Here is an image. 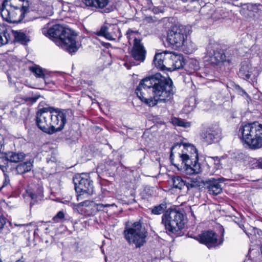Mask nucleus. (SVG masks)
<instances>
[{"label":"nucleus","instance_id":"nucleus-1","mask_svg":"<svg viewBox=\"0 0 262 262\" xmlns=\"http://www.w3.org/2000/svg\"><path fill=\"white\" fill-rule=\"evenodd\" d=\"M138 97L147 105L151 107L158 102H166L174 93L173 83L160 73L142 79L136 89Z\"/></svg>","mask_w":262,"mask_h":262},{"label":"nucleus","instance_id":"nucleus-2","mask_svg":"<svg viewBox=\"0 0 262 262\" xmlns=\"http://www.w3.org/2000/svg\"><path fill=\"white\" fill-rule=\"evenodd\" d=\"M73 116V111L71 109L42 107L36 112L35 122L41 130L52 135L62 130L67 120L72 119Z\"/></svg>","mask_w":262,"mask_h":262},{"label":"nucleus","instance_id":"nucleus-3","mask_svg":"<svg viewBox=\"0 0 262 262\" xmlns=\"http://www.w3.org/2000/svg\"><path fill=\"white\" fill-rule=\"evenodd\" d=\"M174 153L178 154L187 174H198L202 171L201 164L198 162V150L194 145L189 143H177L171 147L170 161L174 166L178 168V165L173 163Z\"/></svg>","mask_w":262,"mask_h":262},{"label":"nucleus","instance_id":"nucleus-4","mask_svg":"<svg viewBox=\"0 0 262 262\" xmlns=\"http://www.w3.org/2000/svg\"><path fill=\"white\" fill-rule=\"evenodd\" d=\"M42 33L46 36L59 39L61 47L71 54L76 53L78 46L76 41L77 35L69 28L60 25H55L48 29L44 28Z\"/></svg>","mask_w":262,"mask_h":262},{"label":"nucleus","instance_id":"nucleus-5","mask_svg":"<svg viewBox=\"0 0 262 262\" xmlns=\"http://www.w3.org/2000/svg\"><path fill=\"white\" fill-rule=\"evenodd\" d=\"M238 134L250 149L255 150L262 147V124L258 122L246 124L240 127Z\"/></svg>","mask_w":262,"mask_h":262},{"label":"nucleus","instance_id":"nucleus-6","mask_svg":"<svg viewBox=\"0 0 262 262\" xmlns=\"http://www.w3.org/2000/svg\"><path fill=\"white\" fill-rule=\"evenodd\" d=\"M162 224L169 233L179 234L184 227V214L176 210L166 211L162 216Z\"/></svg>","mask_w":262,"mask_h":262},{"label":"nucleus","instance_id":"nucleus-7","mask_svg":"<svg viewBox=\"0 0 262 262\" xmlns=\"http://www.w3.org/2000/svg\"><path fill=\"white\" fill-rule=\"evenodd\" d=\"M124 235L129 244H134L137 248H140L146 242L147 232L140 222H136L130 227L125 228Z\"/></svg>","mask_w":262,"mask_h":262},{"label":"nucleus","instance_id":"nucleus-8","mask_svg":"<svg viewBox=\"0 0 262 262\" xmlns=\"http://www.w3.org/2000/svg\"><path fill=\"white\" fill-rule=\"evenodd\" d=\"M205 58L211 64L217 65L220 63L231 62L229 54L221 49V46L216 42H209L206 47Z\"/></svg>","mask_w":262,"mask_h":262},{"label":"nucleus","instance_id":"nucleus-9","mask_svg":"<svg viewBox=\"0 0 262 262\" xmlns=\"http://www.w3.org/2000/svg\"><path fill=\"white\" fill-rule=\"evenodd\" d=\"M75 189L78 194L77 199H82V195L88 196L93 193V182L89 176L82 173L77 174L73 179Z\"/></svg>","mask_w":262,"mask_h":262},{"label":"nucleus","instance_id":"nucleus-10","mask_svg":"<svg viewBox=\"0 0 262 262\" xmlns=\"http://www.w3.org/2000/svg\"><path fill=\"white\" fill-rule=\"evenodd\" d=\"M187 36V31L185 26H176L168 31L166 40L169 45L178 48L185 45Z\"/></svg>","mask_w":262,"mask_h":262},{"label":"nucleus","instance_id":"nucleus-11","mask_svg":"<svg viewBox=\"0 0 262 262\" xmlns=\"http://www.w3.org/2000/svg\"><path fill=\"white\" fill-rule=\"evenodd\" d=\"M200 136L203 142L211 144L222 139V129L218 124H212L202 130Z\"/></svg>","mask_w":262,"mask_h":262},{"label":"nucleus","instance_id":"nucleus-12","mask_svg":"<svg viewBox=\"0 0 262 262\" xmlns=\"http://www.w3.org/2000/svg\"><path fill=\"white\" fill-rule=\"evenodd\" d=\"M223 232L222 237L218 239V235L211 230H208L203 232L199 234L198 240L201 244L205 245L208 248H215L223 244L224 241Z\"/></svg>","mask_w":262,"mask_h":262},{"label":"nucleus","instance_id":"nucleus-13","mask_svg":"<svg viewBox=\"0 0 262 262\" xmlns=\"http://www.w3.org/2000/svg\"><path fill=\"white\" fill-rule=\"evenodd\" d=\"M96 34L98 36H103L110 40H116L121 37L120 29L114 25L108 24L101 27Z\"/></svg>","mask_w":262,"mask_h":262},{"label":"nucleus","instance_id":"nucleus-14","mask_svg":"<svg viewBox=\"0 0 262 262\" xmlns=\"http://www.w3.org/2000/svg\"><path fill=\"white\" fill-rule=\"evenodd\" d=\"M146 51L140 39L135 37L134 39L133 47L131 51L132 57L136 61L142 62L146 57Z\"/></svg>","mask_w":262,"mask_h":262},{"label":"nucleus","instance_id":"nucleus-15","mask_svg":"<svg viewBox=\"0 0 262 262\" xmlns=\"http://www.w3.org/2000/svg\"><path fill=\"white\" fill-rule=\"evenodd\" d=\"M223 181L221 178H211L206 180L204 183L205 188L209 194L216 195L222 192Z\"/></svg>","mask_w":262,"mask_h":262},{"label":"nucleus","instance_id":"nucleus-16","mask_svg":"<svg viewBox=\"0 0 262 262\" xmlns=\"http://www.w3.org/2000/svg\"><path fill=\"white\" fill-rule=\"evenodd\" d=\"M110 0H76L74 5L81 8L90 7L103 9L109 3Z\"/></svg>","mask_w":262,"mask_h":262},{"label":"nucleus","instance_id":"nucleus-17","mask_svg":"<svg viewBox=\"0 0 262 262\" xmlns=\"http://www.w3.org/2000/svg\"><path fill=\"white\" fill-rule=\"evenodd\" d=\"M253 70V68L250 63L248 61H244L240 65L237 75L240 78L248 80L250 79Z\"/></svg>","mask_w":262,"mask_h":262},{"label":"nucleus","instance_id":"nucleus-18","mask_svg":"<svg viewBox=\"0 0 262 262\" xmlns=\"http://www.w3.org/2000/svg\"><path fill=\"white\" fill-rule=\"evenodd\" d=\"M156 60H161L165 61V64H170L171 60H176L177 55L171 52L166 51L160 53H156L155 55Z\"/></svg>","mask_w":262,"mask_h":262},{"label":"nucleus","instance_id":"nucleus-19","mask_svg":"<svg viewBox=\"0 0 262 262\" xmlns=\"http://www.w3.org/2000/svg\"><path fill=\"white\" fill-rule=\"evenodd\" d=\"M33 162L31 160L18 164L15 168L17 174H22L31 170Z\"/></svg>","mask_w":262,"mask_h":262},{"label":"nucleus","instance_id":"nucleus-20","mask_svg":"<svg viewBox=\"0 0 262 262\" xmlns=\"http://www.w3.org/2000/svg\"><path fill=\"white\" fill-rule=\"evenodd\" d=\"M13 35L14 37L15 40L25 44L28 42L30 40L28 36L21 31H12Z\"/></svg>","mask_w":262,"mask_h":262},{"label":"nucleus","instance_id":"nucleus-21","mask_svg":"<svg viewBox=\"0 0 262 262\" xmlns=\"http://www.w3.org/2000/svg\"><path fill=\"white\" fill-rule=\"evenodd\" d=\"M176 60H171L172 67L167 68V71H172L175 69H179L183 68L185 62L182 57L177 55Z\"/></svg>","mask_w":262,"mask_h":262},{"label":"nucleus","instance_id":"nucleus-22","mask_svg":"<svg viewBox=\"0 0 262 262\" xmlns=\"http://www.w3.org/2000/svg\"><path fill=\"white\" fill-rule=\"evenodd\" d=\"M10 162L17 163L23 161L25 157V155L23 152H10L7 154Z\"/></svg>","mask_w":262,"mask_h":262},{"label":"nucleus","instance_id":"nucleus-23","mask_svg":"<svg viewBox=\"0 0 262 262\" xmlns=\"http://www.w3.org/2000/svg\"><path fill=\"white\" fill-rule=\"evenodd\" d=\"M30 71L37 78H45L46 70L39 66L35 65L29 67Z\"/></svg>","mask_w":262,"mask_h":262},{"label":"nucleus","instance_id":"nucleus-24","mask_svg":"<svg viewBox=\"0 0 262 262\" xmlns=\"http://www.w3.org/2000/svg\"><path fill=\"white\" fill-rule=\"evenodd\" d=\"M172 181L173 187L179 189L183 188L186 184V182L180 176H173L172 178Z\"/></svg>","mask_w":262,"mask_h":262},{"label":"nucleus","instance_id":"nucleus-25","mask_svg":"<svg viewBox=\"0 0 262 262\" xmlns=\"http://www.w3.org/2000/svg\"><path fill=\"white\" fill-rule=\"evenodd\" d=\"M28 196L34 202L41 200L43 197V191L42 189H38V192H33L31 190L27 191Z\"/></svg>","mask_w":262,"mask_h":262},{"label":"nucleus","instance_id":"nucleus-26","mask_svg":"<svg viewBox=\"0 0 262 262\" xmlns=\"http://www.w3.org/2000/svg\"><path fill=\"white\" fill-rule=\"evenodd\" d=\"M171 122L175 126H180L185 128L190 127L191 126V124L189 122H185L181 119L175 117L171 118Z\"/></svg>","mask_w":262,"mask_h":262},{"label":"nucleus","instance_id":"nucleus-27","mask_svg":"<svg viewBox=\"0 0 262 262\" xmlns=\"http://www.w3.org/2000/svg\"><path fill=\"white\" fill-rule=\"evenodd\" d=\"M166 208V204L165 203H162L158 205L154 206L152 209H151V212L153 214L159 215L164 212Z\"/></svg>","mask_w":262,"mask_h":262},{"label":"nucleus","instance_id":"nucleus-28","mask_svg":"<svg viewBox=\"0 0 262 262\" xmlns=\"http://www.w3.org/2000/svg\"><path fill=\"white\" fill-rule=\"evenodd\" d=\"M7 219L0 215V234H7L10 232L9 229L6 226Z\"/></svg>","mask_w":262,"mask_h":262},{"label":"nucleus","instance_id":"nucleus-29","mask_svg":"<svg viewBox=\"0 0 262 262\" xmlns=\"http://www.w3.org/2000/svg\"><path fill=\"white\" fill-rule=\"evenodd\" d=\"M201 186V182L196 179H192L186 184L188 191H190L192 189H199Z\"/></svg>","mask_w":262,"mask_h":262},{"label":"nucleus","instance_id":"nucleus-30","mask_svg":"<svg viewBox=\"0 0 262 262\" xmlns=\"http://www.w3.org/2000/svg\"><path fill=\"white\" fill-rule=\"evenodd\" d=\"M10 162L8 156L0 157V168L5 173L7 171L8 164Z\"/></svg>","mask_w":262,"mask_h":262},{"label":"nucleus","instance_id":"nucleus-31","mask_svg":"<svg viewBox=\"0 0 262 262\" xmlns=\"http://www.w3.org/2000/svg\"><path fill=\"white\" fill-rule=\"evenodd\" d=\"M248 167L251 169L259 168V158H253L249 157L248 160Z\"/></svg>","mask_w":262,"mask_h":262},{"label":"nucleus","instance_id":"nucleus-32","mask_svg":"<svg viewBox=\"0 0 262 262\" xmlns=\"http://www.w3.org/2000/svg\"><path fill=\"white\" fill-rule=\"evenodd\" d=\"M40 8V11L42 12V14H46L47 15L51 16L53 14L52 7L51 6H44L40 5L39 6Z\"/></svg>","mask_w":262,"mask_h":262},{"label":"nucleus","instance_id":"nucleus-33","mask_svg":"<svg viewBox=\"0 0 262 262\" xmlns=\"http://www.w3.org/2000/svg\"><path fill=\"white\" fill-rule=\"evenodd\" d=\"M154 62L157 68H158L162 70H167L168 68L166 67V66L168 65V64H165V61L162 60L161 59V60H156L155 59V56L154 59Z\"/></svg>","mask_w":262,"mask_h":262},{"label":"nucleus","instance_id":"nucleus-34","mask_svg":"<svg viewBox=\"0 0 262 262\" xmlns=\"http://www.w3.org/2000/svg\"><path fill=\"white\" fill-rule=\"evenodd\" d=\"M65 213L63 210L59 211L53 217V221L54 223L62 222L64 219Z\"/></svg>","mask_w":262,"mask_h":262},{"label":"nucleus","instance_id":"nucleus-35","mask_svg":"<svg viewBox=\"0 0 262 262\" xmlns=\"http://www.w3.org/2000/svg\"><path fill=\"white\" fill-rule=\"evenodd\" d=\"M40 97L39 95H35L32 97H27L25 98L26 102H29L31 103H34L36 102L37 99Z\"/></svg>","mask_w":262,"mask_h":262},{"label":"nucleus","instance_id":"nucleus-36","mask_svg":"<svg viewBox=\"0 0 262 262\" xmlns=\"http://www.w3.org/2000/svg\"><path fill=\"white\" fill-rule=\"evenodd\" d=\"M43 79L44 80L45 84L49 86V87L50 88H52L53 85L55 84L54 81L51 80L50 78L46 77V76H45V78H43Z\"/></svg>","mask_w":262,"mask_h":262},{"label":"nucleus","instance_id":"nucleus-37","mask_svg":"<svg viewBox=\"0 0 262 262\" xmlns=\"http://www.w3.org/2000/svg\"><path fill=\"white\" fill-rule=\"evenodd\" d=\"M137 33V32L134 31L130 29H129L126 33L127 38L130 40L131 38L134 37V34Z\"/></svg>","mask_w":262,"mask_h":262},{"label":"nucleus","instance_id":"nucleus-38","mask_svg":"<svg viewBox=\"0 0 262 262\" xmlns=\"http://www.w3.org/2000/svg\"><path fill=\"white\" fill-rule=\"evenodd\" d=\"M92 202H91V201H89L88 200H86V201H83L81 203H79L78 204H77L76 205V206L77 207H79V206H88L89 205H91V204L92 203Z\"/></svg>","mask_w":262,"mask_h":262},{"label":"nucleus","instance_id":"nucleus-39","mask_svg":"<svg viewBox=\"0 0 262 262\" xmlns=\"http://www.w3.org/2000/svg\"><path fill=\"white\" fill-rule=\"evenodd\" d=\"M236 89L238 91L239 94L241 95L244 96L245 95L247 97H249L248 94L242 88H241L239 86H236Z\"/></svg>","mask_w":262,"mask_h":262},{"label":"nucleus","instance_id":"nucleus-40","mask_svg":"<svg viewBox=\"0 0 262 262\" xmlns=\"http://www.w3.org/2000/svg\"><path fill=\"white\" fill-rule=\"evenodd\" d=\"M8 38H4L2 34H0V47L6 44L8 42Z\"/></svg>","mask_w":262,"mask_h":262},{"label":"nucleus","instance_id":"nucleus-41","mask_svg":"<svg viewBox=\"0 0 262 262\" xmlns=\"http://www.w3.org/2000/svg\"><path fill=\"white\" fill-rule=\"evenodd\" d=\"M114 205H115V204H104L100 203V204H97V207L98 208L101 209L103 207H108L110 206H113Z\"/></svg>","mask_w":262,"mask_h":262},{"label":"nucleus","instance_id":"nucleus-42","mask_svg":"<svg viewBox=\"0 0 262 262\" xmlns=\"http://www.w3.org/2000/svg\"><path fill=\"white\" fill-rule=\"evenodd\" d=\"M4 175L5 177V181L4 182L3 187L6 186L10 182L9 179L8 177L6 176V174L5 173V172L4 173Z\"/></svg>","mask_w":262,"mask_h":262},{"label":"nucleus","instance_id":"nucleus-43","mask_svg":"<svg viewBox=\"0 0 262 262\" xmlns=\"http://www.w3.org/2000/svg\"><path fill=\"white\" fill-rule=\"evenodd\" d=\"M255 97H257V98L255 97V99H259L260 101H261V102H262V94H261V93L256 94V95H255Z\"/></svg>","mask_w":262,"mask_h":262},{"label":"nucleus","instance_id":"nucleus-44","mask_svg":"<svg viewBox=\"0 0 262 262\" xmlns=\"http://www.w3.org/2000/svg\"><path fill=\"white\" fill-rule=\"evenodd\" d=\"M259 168L262 169V157L259 158Z\"/></svg>","mask_w":262,"mask_h":262},{"label":"nucleus","instance_id":"nucleus-45","mask_svg":"<svg viewBox=\"0 0 262 262\" xmlns=\"http://www.w3.org/2000/svg\"><path fill=\"white\" fill-rule=\"evenodd\" d=\"M2 35L3 36L4 38H8V37L9 36V34L7 32H4Z\"/></svg>","mask_w":262,"mask_h":262},{"label":"nucleus","instance_id":"nucleus-46","mask_svg":"<svg viewBox=\"0 0 262 262\" xmlns=\"http://www.w3.org/2000/svg\"><path fill=\"white\" fill-rule=\"evenodd\" d=\"M212 159L214 160L215 162H217L216 164H218L220 163V160L217 157L212 158Z\"/></svg>","mask_w":262,"mask_h":262},{"label":"nucleus","instance_id":"nucleus-47","mask_svg":"<svg viewBox=\"0 0 262 262\" xmlns=\"http://www.w3.org/2000/svg\"><path fill=\"white\" fill-rule=\"evenodd\" d=\"M23 258V257H21V259H19L17 260H16L15 262H25V260H23L22 259Z\"/></svg>","mask_w":262,"mask_h":262},{"label":"nucleus","instance_id":"nucleus-48","mask_svg":"<svg viewBox=\"0 0 262 262\" xmlns=\"http://www.w3.org/2000/svg\"><path fill=\"white\" fill-rule=\"evenodd\" d=\"M238 155L240 157H242L243 156V154L242 153H238Z\"/></svg>","mask_w":262,"mask_h":262},{"label":"nucleus","instance_id":"nucleus-49","mask_svg":"<svg viewBox=\"0 0 262 262\" xmlns=\"http://www.w3.org/2000/svg\"><path fill=\"white\" fill-rule=\"evenodd\" d=\"M2 262H12V261H6V260H2Z\"/></svg>","mask_w":262,"mask_h":262},{"label":"nucleus","instance_id":"nucleus-50","mask_svg":"<svg viewBox=\"0 0 262 262\" xmlns=\"http://www.w3.org/2000/svg\"><path fill=\"white\" fill-rule=\"evenodd\" d=\"M24 225H17V224H15V226H24Z\"/></svg>","mask_w":262,"mask_h":262},{"label":"nucleus","instance_id":"nucleus-51","mask_svg":"<svg viewBox=\"0 0 262 262\" xmlns=\"http://www.w3.org/2000/svg\"><path fill=\"white\" fill-rule=\"evenodd\" d=\"M240 227L242 228L243 227H244V225L240 226Z\"/></svg>","mask_w":262,"mask_h":262},{"label":"nucleus","instance_id":"nucleus-52","mask_svg":"<svg viewBox=\"0 0 262 262\" xmlns=\"http://www.w3.org/2000/svg\"><path fill=\"white\" fill-rule=\"evenodd\" d=\"M0 262H2V259H1V257H0Z\"/></svg>","mask_w":262,"mask_h":262},{"label":"nucleus","instance_id":"nucleus-53","mask_svg":"<svg viewBox=\"0 0 262 262\" xmlns=\"http://www.w3.org/2000/svg\"><path fill=\"white\" fill-rule=\"evenodd\" d=\"M38 17V16L35 17L34 18V19L37 18Z\"/></svg>","mask_w":262,"mask_h":262}]
</instances>
